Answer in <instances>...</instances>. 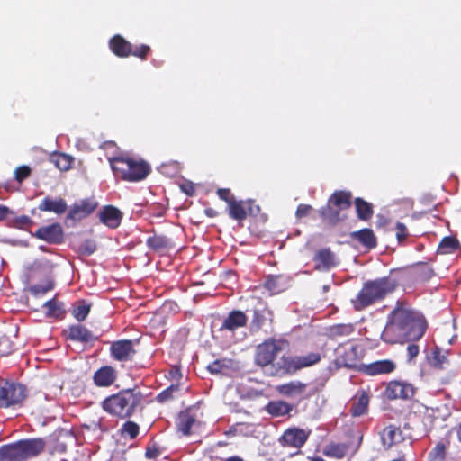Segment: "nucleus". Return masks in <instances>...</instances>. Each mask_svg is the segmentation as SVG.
<instances>
[{"label": "nucleus", "instance_id": "nucleus-1", "mask_svg": "<svg viewBox=\"0 0 461 461\" xmlns=\"http://www.w3.org/2000/svg\"><path fill=\"white\" fill-rule=\"evenodd\" d=\"M427 330L424 316L405 302H397L382 334L385 342L394 344L420 339Z\"/></svg>", "mask_w": 461, "mask_h": 461}, {"label": "nucleus", "instance_id": "nucleus-2", "mask_svg": "<svg viewBox=\"0 0 461 461\" xmlns=\"http://www.w3.org/2000/svg\"><path fill=\"white\" fill-rule=\"evenodd\" d=\"M142 395L139 391L127 389L107 397L103 408L111 414L125 419L131 417L140 407Z\"/></svg>", "mask_w": 461, "mask_h": 461}, {"label": "nucleus", "instance_id": "nucleus-3", "mask_svg": "<svg viewBox=\"0 0 461 461\" xmlns=\"http://www.w3.org/2000/svg\"><path fill=\"white\" fill-rule=\"evenodd\" d=\"M396 287L394 280L383 277L366 283L356 299L352 301L356 310H362L382 300Z\"/></svg>", "mask_w": 461, "mask_h": 461}, {"label": "nucleus", "instance_id": "nucleus-4", "mask_svg": "<svg viewBox=\"0 0 461 461\" xmlns=\"http://www.w3.org/2000/svg\"><path fill=\"white\" fill-rule=\"evenodd\" d=\"M45 441L42 438L20 440L0 447V461H24L38 456L43 451Z\"/></svg>", "mask_w": 461, "mask_h": 461}, {"label": "nucleus", "instance_id": "nucleus-5", "mask_svg": "<svg viewBox=\"0 0 461 461\" xmlns=\"http://www.w3.org/2000/svg\"><path fill=\"white\" fill-rule=\"evenodd\" d=\"M109 163L115 175L130 182L140 181L150 172V167L146 162L127 157L111 158Z\"/></svg>", "mask_w": 461, "mask_h": 461}, {"label": "nucleus", "instance_id": "nucleus-6", "mask_svg": "<svg viewBox=\"0 0 461 461\" xmlns=\"http://www.w3.org/2000/svg\"><path fill=\"white\" fill-rule=\"evenodd\" d=\"M25 398V388L21 384L5 382L0 384V408L20 403Z\"/></svg>", "mask_w": 461, "mask_h": 461}, {"label": "nucleus", "instance_id": "nucleus-7", "mask_svg": "<svg viewBox=\"0 0 461 461\" xmlns=\"http://www.w3.org/2000/svg\"><path fill=\"white\" fill-rule=\"evenodd\" d=\"M281 349V343L278 341L270 340L264 342L257 348L256 363L262 366L269 365Z\"/></svg>", "mask_w": 461, "mask_h": 461}, {"label": "nucleus", "instance_id": "nucleus-8", "mask_svg": "<svg viewBox=\"0 0 461 461\" xmlns=\"http://www.w3.org/2000/svg\"><path fill=\"white\" fill-rule=\"evenodd\" d=\"M337 364L339 366L353 367L358 359V347L353 343L339 345L336 350Z\"/></svg>", "mask_w": 461, "mask_h": 461}, {"label": "nucleus", "instance_id": "nucleus-9", "mask_svg": "<svg viewBox=\"0 0 461 461\" xmlns=\"http://www.w3.org/2000/svg\"><path fill=\"white\" fill-rule=\"evenodd\" d=\"M312 259L318 271H328L338 264L335 254L330 249L317 250Z\"/></svg>", "mask_w": 461, "mask_h": 461}, {"label": "nucleus", "instance_id": "nucleus-10", "mask_svg": "<svg viewBox=\"0 0 461 461\" xmlns=\"http://www.w3.org/2000/svg\"><path fill=\"white\" fill-rule=\"evenodd\" d=\"M413 394L412 385L403 382H391L386 388V395L390 399H409Z\"/></svg>", "mask_w": 461, "mask_h": 461}, {"label": "nucleus", "instance_id": "nucleus-11", "mask_svg": "<svg viewBox=\"0 0 461 461\" xmlns=\"http://www.w3.org/2000/svg\"><path fill=\"white\" fill-rule=\"evenodd\" d=\"M34 236L49 243H59L62 240V228L59 224L54 223L38 229Z\"/></svg>", "mask_w": 461, "mask_h": 461}, {"label": "nucleus", "instance_id": "nucleus-12", "mask_svg": "<svg viewBox=\"0 0 461 461\" xmlns=\"http://www.w3.org/2000/svg\"><path fill=\"white\" fill-rule=\"evenodd\" d=\"M111 352L113 357L119 361H127L135 354L131 340H119L112 344Z\"/></svg>", "mask_w": 461, "mask_h": 461}, {"label": "nucleus", "instance_id": "nucleus-13", "mask_svg": "<svg viewBox=\"0 0 461 461\" xmlns=\"http://www.w3.org/2000/svg\"><path fill=\"white\" fill-rule=\"evenodd\" d=\"M309 433L305 432L301 429H287L282 439L285 445L291 446L294 447H301L307 440Z\"/></svg>", "mask_w": 461, "mask_h": 461}, {"label": "nucleus", "instance_id": "nucleus-14", "mask_svg": "<svg viewBox=\"0 0 461 461\" xmlns=\"http://www.w3.org/2000/svg\"><path fill=\"white\" fill-rule=\"evenodd\" d=\"M272 312L267 307L262 309H255L253 318L250 321V331L257 332L261 330L268 321L272 322Z\"/></svg>", "mask_w": 461, "mask_h": 461}, {"label": "nucleus", "instance_id": "nucleus-15", "mask_svg": "<svg viewBox=\"0 0 461 461\" xmlns=\"http://www.w3.org/2000/svg\"><path fill=\"white\" fill-rule=\"evenodd\" d=\"M381 440L383 445L389 448L403 440L402 432L399 428L390 425L381 433Z\"/></svg>", "mask_w": 461, "mask_h": 461}, {"label": "nucleus", "instance_id": "nucleus-16", "mask_svg": "<svg viewBox=\"0 0 461 461\" xmlns=\"http://www.w3.org/2000/svg\"><path fill=\"white\" fill-rule=\"evenodd\" d=\"M247 323V317L241 311H232L224 320L221 330L234 331L238 328L244 327Z\"/></svg>", "mask_w": 461, "mask_h": 461}, {"label": "nucleus", "instance_id": "nucleus-17", "mask_svg": "<svg viewBox=\"0 0 461 461\" xmlns=\"http://www.w3.org/2000/svg\"><path fill=\"white\" fill-rule=\"evenodd\" d=\"M290 284L288 276L284 275L269 276H267L265 287L272 294H278L285 290Z\"/></svg>", "mask_w": 461, "mask_h": 461}, {"label": "nucleus", "instance_id": "nucleus-18", "mask_svg": "<svg viewBox=\"0 0 461 461\" xmlns=\"http://www.w3.org/2000/svg\"><path fill=\"white\" fill-rule=\"evenodd\" d=\"M100 220L110 228H116L122 220L121 212L113 206H106L100 212Z\"/></svg>", "mask_w": 461, "mask_h": 461}, {"label": "nucleus", "instance_id": "nucleus-19", "mask_svg": "<svg viewBox=\"0 0 461 461\" xmlns=\"http://www.w3.org/2000/svg\"><path fill=\"white\" fill-rule=\"evenodd\" d=\"M395 369V364L392 360H380L365 366V372L370 375L388 374Z\"/></svg>", "mask_w": 461, "mask_h": 461}, {"label": "nucleus", "instance_id": "nucleus-20", "mask_svg": "<svg viewBox=\"0 0 461 461\" xmlns=\"http://www.w3.org/2000/svg\"><path fill=\"white\" fill-rule=\"evenodd\" d=\"M306 387V384L296 380L278 385L276 390L282 395L287 397H296L303 394L305 392Z\"/></svg>", "mask_w": 461, "mask_h": 461}, {"label": "nucleus", "instance_id": "nucleus-21", "mask_svg": "<svg viewBox=\"0 0 461 461\" xmlns=\"http://www.w3.org/2000/svg\"><path fill=\"white\" fill-rule=\"evenodd\" d=\"M276 366L275 372L276 375L294 374L299 370L295 356H283L277 361Z\"/></svg>", "mask_w": 461, "mask_h": 461}, {"label": "nucleus", "instance_id": "nucleus-22", "mask_svg": "<svg viewBox=\"0 0 461 461\" xmlns=\"http://www.w3.org/2000/svg\"><path fill=\"white\" fill-rule=\"evenodd\" d=\"M66 201L62 198L53 200L50 197H45L39 205V210L41 212H52L57 214H62L67 210Z\"/></svg>", "mask_w": 461, "mask_h": 461}, {"label": "nucleus", "instance_id": "nucleus-23", "mask_svg": "<svg viewBox=\"0 0 461 461\" xmlns=\"http://www.w3.org/2000/svg\"><path fill=\"white\" fill-rule=\"evenodd\" d=\"M116 378L115 370L111 366L101 367L95 373V383L99 386H109Z\"/></svg>", "mask_w": 461, "mask_h": 461}, {"label": "nucleus", "instance_id": "nucleus-24", "mask_svg": "<svg viewBox=\"0 0 461 461\" xmlns=\"http://www.w3.org/2000/svg\"><path fill=\"white\" fill-rule=\"evenodd\" d=\"M353 332L354 326L352 324H338L330 327L327 334L331 339L339 341L351 336Z\"/></svg>", "mask_w": 461, "mask_h": 461}, {"label": "nucleus", "instance_id": "nucleus-25", "mask_svg": "<svg viewBox=\"0 0 461 461\" xmlns=\"http://www.w3.org/2000/svg\"><path fill=\"white\" fill-rule=\"evenodd\" d=\"M229 207V215L237 221H243L247 217V211L249 209V202L238 201L234 199L230 201Z\"/></svg>", "mask_w": 461, "mask_h": 461}, {"label": "nucleus", "instance_id": "nucleus-26", "mask_svg": "<svg viewBox=\"0 0 461 461\" xmlns=\"http://www.w3.org/2000/svg\"><path fill=\"white\" fill-rule=\"evenodd\" d=\"M68 338L80 342H90L95 339L93 333L82 325H73L68 329Z\"/></svg>", "mask_w": 461, "mask_h": 461}, {"label": "nucleus", "instance_id": "nucleus-27", "mask_svg": "<svg viewBox=\"0 0 461 461\" xmlns=\"http://www.w3.org/2000/svg\"><path fill=\"white\" fill-rule=\"evenodd\" d=\"M110 48H111L112 51L119 57H127L131 52V43L126 41L120 35L114 36L110 41Z\"/></svg>", "mask_w": 461, "mask_h": 461}, {"label": "nucleus", "instance_id": "nucleus-28", "mask_svg": "<svg viewBox=\"0 0 461 461\" xmlns=\"http://www.w3.org/2000/svg\"><path fill=\"white\" fill-rule=\"evenodd\" d=\"M197 422L196 418L190 411H183L177 419V429L183 435H189L192 428Z\"/></svg>", "mask_w": 461, "mask_h": 461}, {"label": "nucleus", "instance_id": "nucleus-29", "mask_svg": "<svg viewBox=\"0 0 461 461\" xmlns=\"http://www.w3.org/2000/svg\"><path fill=\"white\" fill-rule=\"evenodd\" d=\"M95 208V204L89 201H82L76 204L69 212L68 217L71 219H79L90 214Z\"/></svg>", "mask_w": 461, "mask_h": 461}, {"label": "nucleus", "instance_id": "nucleus-30", "mask_svg": "<svg viewBox=\"0 0 461 461\" xmlns=\"http://www.w3.org/2000/svg\"><path fill=\"white\" fill-rule=\"evenodd\" d=\"M351 195L349 193L344 191L335 192L329 199V203L334 205L339 210L348 209L350 203Z\"/></svg>", "mask_w": 461, "mask_h": 461}, {"label": "nucleus", "instance_id": "nucleus-31", "mask_svg": "<svg viewBox=\"0 0 461 461\" xmlns=\"http://www.w3.org/2000/svg\"><path fill=\"white\" fill-rule=\"evenodd\" d=\"M293 410V406L284 401H273L267 405V411L273 416H284Z\"/></svg>", "mask_w": 461, "mask_h": 461}, {"label": "nucleus", "instance_id": "nucleus-32", "mask_svg": "<svg viewBox=\"0 0 461 461\" xmlns=\"http://www.w3.org/2000/svg\"><path fill=\"white\" fill-rule=\"evenodd\" d=\"M352 236L367 248H375L376 240L374 232L370 229H364L352 233Z\"/></svg>", "mask_w": 461, "mask_h": 461}, {"label": "nucleus", "instance_id": "nucleus-33", "mask_svg": "<svg viewBox=\"0 0 461 461\" xmlns=\"http://www.w3.org/2000/svg\"><path fill=\"white\" fill-rule=\"evenodd\" d=\"M369 398L366 393H362L352 403L350 411L353 416H361L364 414L368 406Z\"/></svg>", "mask_w": 461, "mask_h": 461}, {"label": "nucleus", "instance_id": "nucleus-34", "mask_svg": "<svg viewBox=\"0 0 461 461\" xmlns=\"http://www.w3.org/2000/svg\"><path fill=\"white\" fill-rule=\"evenodd\" d=\"M298 369L309 367L320 362L321 357L318 352H311L303 356H295Z\"/></svg>", "mask_w": 461, "mask_h": 461}, {"label": "nucleus", "instance_id": "nucleus-35", "mask_svg": "<svg viewBox=\"0 0 461 461\" xmlns=\"http://www.w3.org/2000/svg\"><path fill=\"white\" fill-rule=\"evenodd\" d=\"M357 216L361 220H368L373 214L372 205L361 198L355 200Z\"/></svg>", "mask_w": 461, "mask_h": 461}, {"label": "nucleus", "instance_id": "nucleus-36", "mask_svg": "<svg viewBox=\"0 0 461 461\" xmlns=\"http://www.w3.org/2000/svg\"><path fill=\"white\" fill-rule=\"evenodd\" d=\"M447 445L438 442L429 454V461H445Z\"/></svg>", "mask_w": 461, "mask_h": 461}, {"label": "nucleus", "instance_id": "nucleus-37", "mask_svg": "<svg viewBox=\"0 0 461 461\" xmlns=\"http://www.w3.org/2000/svg\"><path fill=\"white\" fill-rule=\"evenodd\" d=\"M334 205L328 203L325 207L320 210L321 216L330 222H337L340 220L339 209H335Z\"/></svg>", "mask_w": 461, "mask_h": 461}, {"label": "nucleus", "instance_id": "nucleus-38", "mask_svg": "<svg viewBox=\"0 0 461 461\" xmlns=\"http://www.w3.org/2000/svg\"><path fill=\"white\" fill-rule=\"evenodd\" d=\"M348 447L343 444H330L324 449V454L329 456L342 458L345 456Z\"/></svg>", "mask_w": 461, "mask_h": 461}, {"label": "nucleus", "instance_id": "nucleus-39", "mask_svg": "<svg viewBox=\"0 0 461 461\" xmlns=\"http://www.w3.org/2000/svg\"><path fill=\"white\" fill-rule=\"evenodd\" d=\"M43 307L46 308V313L49 317H58L64 312L62 304L57 302L55 299L47 301L43 304Z\"/></svg>", "mask_w": 461, "mask_h": 461}, {"label": "nucleus", "instance_id": "nucleus-40", "mask_svg": "<svg viewBox=\"0 0 461 461\" xmlns=\"http://www.w3.org/2000/svg\"><path fill=\"white\" fill-rule=\"evenodd\" d=\"M54 287L52 281H47L45 284L34 285L28 288V291L35 297L41 296Z\"/></svg>", "mask_w": 461, "mask_h": 461}, {"label": "nucleus", "instance_id": "nucleus-41", "mask_svg": "<svg viewBox=\"0 0 461 461\" xmlns=\"http://www.w3.org/2000/svg\"><path fill=\"white\" fill-rule=\"evenodd\" d=\"M458 248V241L452 237H445L440 244H439V249L441 250V253H452Z\"/></svg>", "mask_w": 461, "mask_h": 461}, {"label": "nucleus", "instance_id": "nucleus-42", "mask_svg": "<svg viewBox=\"0 0 461 461\" xmlns=\"http://www.w3.org/2000/svg\"><path fill=\"white\" fill-rule=\"evenodd\" d=\"M91 309V304L86 303V302H81L74 309L73 315L78 321H84Z\"/></svg>", "mask_w": 461, "mask_h": 461}, {"label": "nucleus", "instance_id": "nucleus-43", "mask_svg": "<svg viewBox=\"0 0 461 461\" xmlns=\"http://www.w3.org/2000/svg\"><path fill=\"white\" fill-rule=\"evenodd\" d=\"M230 361L226 359H218L212 362V364L208 365L207 369L212 374H219L223 372L225 369H228L230 367Z\"/></svg>", "mask_w": 461, "mask_h": 461}, {"label": "nucleus", "instance_id": "nucleus-44", "mask_svg": "<svg viewBox=\"0 0 461 461\" xmlns=\"http://www.w3.org/2000/svg\"><path fill=\"white\" fill-rule=\"evenodd\" d=\"M122 434L129 436L130 438H135L139 434V426L137 423L132 421H127L122 428Z\"/></svg>", "mask_w": 461, "mask_h": 461}, {"label": "nucleus", "instance_id": "nucleus-45", "mask_svg": "<svg viewBox=\"0 0 461 461\" xmlns=\"http://www.w3.org/2000/svg\"><path fill=\"white\" fill-rule=\"evenodd\" d=\"M53 162L60 170H68L70 167L71 161L69 158L64 154H59L53 157Z\"/></svg>", "mask_w": 461, "mask_h": 461}, {"label": "nucleus", "instance_id": "nucleus-46", "mask_svg": "<svg viewBox=\"0 0 461 461\" xmlns=\"http://www.w3.org/2000/svg\"><path fill=\"white\" fill-rule=\"evenodd\" d=\"M179 390L178 385H171L163 392H161L158 396L157 400L159 402H167L174 397V393L177 392Z\"/></svg>", "mask_w": 461, "mask_h": 461}, {"label": "nucleus", "instance_id": "nucleus-47", "mask_svg": "<svg viewBox=\"0 0 461 461\" xmlns=\"http://www.w3.org/2000/svg\"><path fill=\"white\" fill-rule=\"evenodd\" d=\"M147 244L154 249H159L167 246V240L163 237L154 236L148 239Z\"/></svg>", "mask_w": 461, "mask_h": 461}, {"label": "nucleus", "instance_id": "nucleus-48", "mask_svg": "<svg viewBox=\"0 0 461 461\" xmlns=\"http://www.w3.org/2000/svg\"><path fill=\"white\" fill-rule=\"evenodd\" d=\"M80 252L84 255H91L96 250V245L94 241L87 240L80 245Z\"/></svg>", "mask_w": 461, "mask_h": 461}, {"label": "nucleus", "instance_id": "nucleus-49", "mask_svg": "<svg viewBox=\"0 0 461 461\" xmlns=\"http://www.w3.org/2000/svg\"><path fill=\"white\" fill-rule=\"evenodd\" d=\"M31 169L27 166H21L15 169V179L22 182L30 176Z\"/></svg>", "mask_w": 461, "mask_h": 461}, {"label": "nucleus", "instance_id": "nucleus-50", "mask_svg": "<svg viewBox=\"0 0 461 461\" xmlns=\"http://www.w3.org/2000/svg\"><path fill=\"white\" fill-rule=\"evenodd\" d=\"M149 50V47L148 45H140L136 46L134 49L131 48V54L139 57L140 59H145L146 54Z\"/></svg>", "mask_w": 461, "mask_h": 461}, {"label": "nucleus", "instance_id": "nucleus-51", "mask_svg": "<svg viewBox=\"0 0 461 461\" xmlns=\"http://www.w3.org/2000/svg\"><path fill=\"white\" fill-rule=\"evenodd\" d=\"M217 194L221 200L225 201L228 205L230 203V201L235 199L234 196L230 195V189L220 188L217 191Z\"/></svg>", "mask_w": 461, "mask_h": 461}, {"label": "nucleus", "instance_id": "nucleus-52", "mask_svg": "<svg viewBox=\"0 0 461 461\" xmlns=\"http://www.w3.org/2000/svg\"><path fill=\"white\" fill-rule=\"evenodd\" d=\"M396 230H397V232H396L397 240L400 242H402L407 237V228H406V226L403 223L397 222V224H396Z\"/></svg>", "mask_w": 461, "mask_h": 461}, {"label": "nucleus", "instance_id": "nucleus-53", "mask_svg": "<svg viewBox=\"0 0 461 461\" xmlns=\"http://www.w3.org/2000/svg\"><path fill=\"white\" fill-rule=\"evenodd\" d=\"M419 347L415 344H410L408 347H407V356H408V360L411 361L412 360L414 357H416L419 354Z\"/></svg>", "mask_w": 461, "mask_h": 461}, {"label": "nucleus", "instance_id": "nucleus-54", "mask_svg": "<svg viewBox=\"0 0 461 461\" xmlns=\"http://www.w3.org/2000/svg\"><path fill=\"white\" fill-rule=\"evenodd\" d=\"M311 210H312L311 205L300 204L296 210L297 218H302V217L308 215Z\"/></svg>", "mask_w": 461, "mask_h": 461}, {"label": "nucleus", "instance_id": "nucleus-55", "mask_svg": "<svg viewBox=\"0 0 461 461\" xmlns=\"http://www.w3.org/2000/svg\"><path fill=\"white\" fill-rule=\"evenodd\" d=\"M9 212L8 207L0 204V221H3L8 215Z\"/></svg>", "mask_w": 461, "mask_h": 461}, {"label": "nucleus", "instance_id": "nucleus-56", "mask_svg": "<svg viewBox=\"0 0 461 461\" xmlns=\"http://www.w3.org/2000/svg\"><path fill=\"white\" fill-rule=\"evenodd\" d=\"M18 222H20L21 224H28L29 222H31V220L29 217L27 216H23L21 218L18 219Z\"/></svg>", "mask_w": 461, "mask_h": 461}, {"label": "nucleus", "instance_id": "nucleus-57", "mask_svg": "<svg viewBox=\"0 0 461 461\" xmlns=\"http://www.w3.org/2000/svg\"><path fill=\"white\" fill-rule=\"evenodd\" d=\"M438 353L435 352L434 359L437 360V362L441 365L444 363L445 357L443 356L442 357H438Z\"/></svg>", "mask_w": 461, "mask_h": 461}, {"label": "nucleus", "instance_id": "nucleus-58", "mask_svg": "<svg viewBox=\"0 0 461 461\" xmlns=\"http://www.w3.org/2000/svg\"><path fill=\"white\" fill-rule=\"evenodd\" d=\"M146 456L149 458H153L156 456V451H153L151 449H148L146 452Z\"/></svg>", "mask_w": 461, "mask_h": 461}, {"label": "nucleus", "instance_id": "nucleus-59", "mask_svg": "<svg viewBox=\"0 0 461 461\" xmlns=\"http://www.w3.org/2000/svg\"><path fill=\"white\" fill-rule=\"evenodd\" d=\"M225 461H243V460L241 458H240L239 456H232V457L226 459Z\"/></svg>", "mask_w": 461, "mask_h": 461}, {"label": "nucleus", "instance_id": "nucleus-60", "mask_svg": "<svg viewBox=\"0 0 461 461\" xmlns=\"http://www.w3.org/2000/svg\"><path fill=\"white\" fill-rule=\"evenodd\" d=\"M456 434H457L458 440L461 442V423L459 424Z\"/></svg>", "mask_w": 461, "mask_h": 461}, {"label": "nucleus", "instance_id": "nucleus-61", "mask_svg": "<svg viewBox=\"0 0 461 461\" xmlns=\"http://www.w3.org/2000/svg\"><path fill=\"white\" fill-rule=\"evenodd\" d=\"M312 461H325V460H323L321 457H314V458L312 459Z\"/></svg>", "mask_w": 461, "mask_h": 461}, {"label": "nucleus", "instance_id": "nucleus-62", "mask_svg": "<svg viewBox=\"0 0 461 461\" xmlns=\"http://www.w3.org/2000/svg\"><path fill=\"white\" fill-rule=\"evenodd\" d=\"M183 190H184L186 194H192L191 192H189V188H186V189H185V188H183Z\"/></svg>", "mask_w": 461, "mask_h": 461}, {"label": "nucleus", "instance_id": "nucleus-63", "mask_svg": "<svg viewBox=\"0 0 461 461\" xmlns=\"http://www.w3.org/2000/svg\"><path fill=\"white\" fill-rule=\"evenodd\" d=\"M183 190H184L186 194H192L191 192H189V188H186V189H185V188H183Z\"/></svg>", "mask_w": 461, "mask_h": 461}]
</instances>
